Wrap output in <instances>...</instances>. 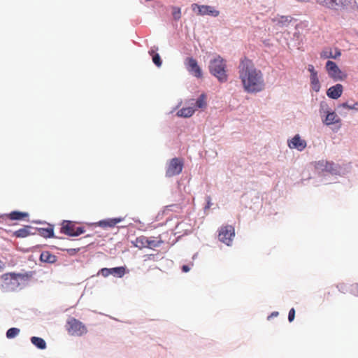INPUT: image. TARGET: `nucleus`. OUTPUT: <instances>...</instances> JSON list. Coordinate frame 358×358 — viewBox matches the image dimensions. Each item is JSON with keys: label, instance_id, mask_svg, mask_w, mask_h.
<instances>
[{"label": "nucleus", "instance_id": "obj_1", "mask_svg": "<svg viewBox=\"0 0 358 358\" xmlns=\"http://www.w3.org/2000/svg\"><path fill=\"white\" fill-rule=\"evenodd\" d=\"M238 69L239 78L246 92L257 93L264 90L262 73L255 69L249 59L242 60Z\"/></svg>", "mask_w": 358, "mask_h": 358}, {"label": "nucleus", "instance_id": "obj_2", "mask_svg": "<svg viewBox=\"0 0 358 358\" xmlns=\"http://www.w3.org/2000/svg\"><path fill=\"white\" fill-rule=\"evenodd\" d=\"M33 275L32 271L23 273H7L1 276L3 280L1 289L3 292H9L17 290L20 285V282L29 280Z\"/></svg>", "mask_w": 358, "mask_h": 358}, {"label": "nucleus", "instance_id": "obj_3", "mask_svg": "<svg viewBox=\"0 0 358 358\" xmlns=\"http://www.w3.org/2000/svg\"><path fill=\"white\" fill-rule=\"evenodd\" d=\"M208 71L220 83H223L227 81V62L220 55H217L210 59Z\"/></svg>", "mask_w": 358, "mask_h": 358}, {"label": "nucleus", "instance_id": "obj_4", "mask_svg": "<svg viewBox=\"0 0 358 358\" xmlns=\"http://www.w3.org/2000/svg\"><path fill=\"white\" fill-rule=\"evenodd\" d=\"M66 330L69 334L74 336H82L87 333L86 326L75 317H69L66 321Z\"/></svg>", "mask_w": 358, "mask_h": 358}, {"label": "nucleus", "instance_id": "obj_5", "mask_svg": "<svg viewBox=\"0 0 358 358\" xmlns=\"http://www.w3.org/2000/svg\"><path fill=\"white\" fill-rule=\"evenodd\" d=\"M325 69L329 78L333 79L334 81H343L347 77L346 73H343L336 63L331 60H328L326 62Z\"/></svg>", "mask_w": 358, "mask_h": 358}, {"label": "nucleus", "instance_id": "obj_6", "mask_svg": "<svg viewBox=\"0 0 358 358\" xmlns=\"http://www.w3.org/2000/svg\"><path fill=\"white\" fill-rule=\"evenodd\" d=\"M60 232L71 237H77L85 232L83 227H75L70 220H64L60 229Z\"/></svg>", "mask_w": 358, "mask_h": 358}, {"label": "nucleus", "instance_id": "obj_7", "mask_svg": "<svg viewBox=\"0 0 358 358\" xmlns=\"http://www.w3.org/2000/svg\"><path fill=\"white\" fill-rule=\"evenodd\" d=\"M235 236V229L231 225H226L220 227L218 234L219 241L230 246L233 238Z\"/></svg>", "mask_w": 358, "mask_h": 358}, {"label": "nucleus", "instance_id": "obj_8", "mask_svg": "<svg viewBox=\"0 0 358 358\" xmlns=\"http://www.w3.org/2000/svg\"><path fill=\"white\" fill-rule=\"evenodd\" d=\"M183 168V162L178 158L171 159L166 166V177L171 178L179 175Z\"/></svg>", "mask_w": 358, "mask_h": 358}, {"label": "nucleus", "instance_id": "obj_9", "mask_svg": "<svg viewBox=\"0 0 358 358\" xmlns=\"http://www.w3.org/2000/svg\"><path fill=\"white\" fill-rule=\"evenodd\" d=\"M185 64L188 72L194 77L201 78L203 76L202 70L199 66L196 59L193 57H187Z\"/></svg>", "mask_w": 358, "mask_h": 358}, {"label": "nucleus", "instance_id": "obj_10", "mask_svg": "<svg viewBox=\"0 0 358 358\" xmlns=\"http://www.w3.org/2000/svg\"><path fill=\"white\" fill-rule=\"evenodd\" d=\"M352 1V0H317V2L328 8L338 10V8H344L351 3Z\"/></svg>", "mask_w": 358, "mask_h": 358}, {"label": "nucleus", "instance_id": "obj_11", "mask_svg": "<svg viewBox=\"0 0 358 358\" xmlns=\"http://www.w3.org/2000/svg\"><path fill=\"white\" fill-rule=\"evenodd\" d=\"M193 10H196V8H197L198 14L201 15H210L212 17H217L219 15L220 12L217 10H215L214 7L208 5H201L199 6L198 4H193Z\"/></svg>", "mask_w": 358, "mask_h": 358}, {"label": "nucleus", "instance_id": "obj_12", "mask_svg": "<svg viewBox=\"0 0 358 358\" xmlns=\"http://www.w3.org/2000/svg\"><path fill=\"white\" fill-rule=\"evenodd\" d=\"M287 145L289 148L296 149L299 152L303 151L307 146L306 141L302 139L299 134H296L288 140Z\"/></svg>", "mask_w": 358, "mask_h": 358}, {"label": "nucleus", "instance_id": "obj_13", "mask_svg": "<svg viewBox=\"0 0 358 358\" xmlns=\"http://www.w3.org/2000/svg\"><path fill=\"white\" fill-rule=\"evenodd\" d=\"M315 169L318 174V177L320 178V182L323 184H329L330 182L327 178L325 174V169H327V160H320L315 163Z\"/></svg>", "mask_w": 358, "mask_h": 358}, {"label": "nucleus", "instance_id": "obj_14", "mask_svg": "<svg viewBox=\"0 0 358 358\" xmlns=\"http://www.w3.org/2000/svg\"><path fill=\"white\" fill-rule=\"evenodd\" d=\"M29 217V213L27 212H22L19 210H13L9 213H0V218H8L10 220L20 221Z\"/></svg>", "mask_w": 358, "mask_h": 358}, {"label": "nucleus", "instance_id": "obj_15", "mask_svg": "<svg viewBox=\"0 0 358 358\" xmlns=\"http://www.w3.org/2000/svg\"><path fill=\"white\" fill-rule=\"evenodd\" d=\"M343 91V87L341 84H336L330 87L327 90V95L329 98L332 99H338L342 95Z\"/></svg>", "mask_w": 358, "mask_h": 358}, {"label": "nucleus", "instance_id": "obj_16", "mask_svg": "<svg viewBox=\"0 0 358 358\" xmlns=\"http://www.w3.org/2000/svg\"><path fill=\"white\" fill-rule=\"evenodd\" d=\"M124 217H114V218H108L99 220L97 222V226L101 228H107V227H114L117 224L121 222L124 220Z\"/></svg>", "mask_w": 358, "mask_h": 358}, {"label": "nucleus", "instance_id": "obj_17", "mask_svg": "<svg viewBox=\"0 0 358 358\" xmlns=\"http://www.w3.org/2000/svg\"><path fill=\"white\" fill-rule=\"evenodd\" d=\"M49 226L50 227L47 228L34 227V230L37 231L39 235L43 238H57V236H55L54 226L51 224H49Z\"/></svg>", "mask_w": 358, "mask_h": 358}, {"label": "nucleus", "instance_id": "obj_18", "mask_svg": "<svg viewBox=\"0 0 358 358\" xmlns=\"http://www.w3.org/2000/svg\"><path fill=\"white\" fill-rule=\"evenodd\" d=\"M325 174L327 178L329 174L332 176H337L341 174V166L333 162L327 161V169H325Z\"/></svg>", "mask_w": 358, "mask_h": 358}, {"label": "nucleus", "instance_id": "obj_19", "mask_svg": "<svg viewBox=\"0 0 358 358\" xmlns=\"http://www.w3.org/2000/svg\"><path fill=\"white\" fill-rule=\"evenodd\" d=\"M30 229H34V227L31 225H25L17 231L13 232V236L16 238H26L31 235H35V233H31Z\"/></svg>", "mask_w": 358, "mask_h": 358}, {"label": "nucleus", "instance_id": "obj_20", "mask_svg": "<svg viewBox=\"0 0 358 358\" xmlns=\"http://www.w3.org/2000/svg\"><path fill=\"white\" fill-rule=\"evenodd\" d=\"M322 119V122L324 124L329 126L336 123H338L341 122V119L338 117L337 114L331 110L329 113L324 115Z\"/></svg>", "mask_w": 358, "mask_h": 358}, {"label": "nucleus", "instance_id": "obj_21", "mask_svg": "<svg viewBox=\"0 0 358 358\" xmlns=\"http://www.w3.org/2000/svg\"><path fill=\"white\" fill-rule=\"evenodd\" d=\"M39 259L42 262L54 264L57 262V257L49 251H43L41 253Z\"/></svg>", "mask_w": 358, "mask_h": 358}, {"label": "nucleus", "instance_id": "obj_22", "mask_svg": "<svg viewBox=\"0 0 358 358\" xmlns=\"http://www.w3.org/2000/svg\"><path fill=\"white\" fill-rule=\"evenodd\" d=\"M30 341L36 348L39 350H45L47 348L45 341L41 337L32 336L30 338Z\"/></svg>", "mask_w": 358, "mask_h": 358}, {"label": "nucleus", "instance_id": "obj_23", "mask_svg": "<svg viewBox=\"0 0 358 358\" xmlns=\"http://www.w3.org/2000/svg\"><path fill=\"white\" fill-rule=\"evenodd\" d=\"M335 52L333 54L331 51H322L320 53L321 58L323 59H329L331 58L334 59H336L338 57H339L341 55V50L338 49V48H335L334 49Z\"/></svg>", "mask_w": 358, "mask_h": 358}, {"label": "nucleus", "instance_id": "obj_24", "mask_svg": "<svg viewBox=\"0 0 358 358\" xmlns=\"http://www.w3.org/2000/svg\"><path fill=\"white\" fill-rule=\"evenodd\" d=\"M110 268V275H113L115 277L117 278H122L124 275V274L127 272V267L125 266H116L113 268Z\"/></svg>", "mask_w": 358, "mask_h": 358}, {"label": "nucleus", "instance_id": "obj_25", "mask_svg": "<svg viewBox=\"0 0 358 358\" xmlns=\"http://www.w3.org/2000/svg\"><path fill=\"white\" fill-rule=\"evenodd\" d=\"M293 18L289 15H282L279 17H277L274 20L275 22H277V24L280 27H287L288 24L292 21Z\"/></svg>", "mask_w": 358, "mask_h": 358}, {"label": "nucleus", "instance_id": "obj_26", "mask_svg": "<svg viewBox=\"0 0 358 358\" xmlns=\"http://www.w3.org/2000/svg\"><path fill=\"white\" fill-rule=\"evenodd\" d=\"M148 238L144 236H138L136 238L135 241H132L133 245L139 249L146 248Z\"/></svg>", "mask_w": 358, "mask_h": 358}, {"label": "nucleus", "instance_id": "obj_27", "mask_svg": "<svg viewBox=\"0 0 358 358\" xmlns=\"http://www.w3.org/2000/svg\"><path fill=\"white\" fill-rule=\"evenodd\" d=\"M194 113V110L191 107L182 108L177 112V115L179 117H189Z\"/></svg>", "mask_w": 358, "mask_h": 358}, {"label": "nucleus", "instance_id": "obj_28", "mask_svg": "<svg viewBox=\"0 0 358 358\" xmlns=\"http://www.w3.org/2000/svg\"><path fill=\"white\" fill-rule=\"evenodd\" d=\"M149 54L152 57V62L156 65V66L160 67L162 64V60L160 55L152 49L149 50Z\"/></svg>", "mask_w": 358, "mask_h": 358}, {"label": "nucleus", "instance_id": "obj_29", "mask_svg": "<svg viewBox=\"0 0 358 358\" xmlns=\"http://www.w3.org/2000/svg\"><path fill=\"white\" fill-rule=\"evenodd\" d=\"M310 81L312 90L316 92H319L320 90V83L318 76H310Z\"/></svg>", "mask_w": 358, "mask_h": 358}, {"label": "nucleus", "instance_id": "obj_30", "mask_svg": "<svg viewBox=\"0 0 358 358\" xmlns=\"http://www.w3.org/2000/svg\"><path fill=\"white\" fill-rule=\"evenodd\" d=\"M320 114L321 115V117L323 118V117L324 116V115H326L327 113H329L330 111H331V110L330 109L329 106V104L327 103V101H322L320 103Z\"/></svg>", "mask_w": 358, "mask_h": 358}, {"label": "nucleus", "instance_id": "obj_31", "mask_svg": "<svg viewBox=\"0 0 358 358\" xmlns=\"http://www.w3.org/2000/svg\"><path fill=\"white\" fill-rule=\"evenodd\" d=\"M340 108H346L348 110H353L355 111H358V101L355 102L354 103H349L348 101L343 102L338 106V110Z\"/></svg>", "mask_w": 358, "mask_h": 358}, {"label": "nucleus", "instance_id": "obj_32", "mask_svg": "<svg viewBox=\"0 0 358 358\" xmlns=\"http://www.w3.org/2000/svg\"><path fill=\"white\" fill-rule=\"evenodd\" d=\"M20 332V330L19 328L11 327L6 331V336L8 339H12L17 336Z\"/></svg>", "mask_w": 358, "mask_h": 358}, {"label": "nucleus", "instance_id": "obj_33", "mask_svg": "<svg viewBox=\"0 0 358 358\" xmlns=\"http://www.w3.org/2000/svg\"><path fill=\"white\" fill-rule=\"evenodd\" d=\"M206 97V96L205 94H200V96L196 100L195 107H196L198 108H203L206 107V103L205 101Z\"/></svg>", "mask_w": 358, "mask_h": 358}, {"label": "nucleus", "instance_id": "obj_34", "mask_svg": "<svg viewBox=\"0 0 358 358\" xmlns=\"http://www.w3.org/2000/svg\"><path fill=\"white\" fill-rule=\"evenodd\" d=\"M162 243H163V241H162L161 239L158 240V241H155L154 239H150V238H148V243H147L146 248H148L150 249H153L154 248L159 247Z\"/></svg>", "mask_w": 358, "mask_h": 358}, {"label": "nucleus", "instance_id": "obj_35", "mask_svg": "<svg viewBox=\"0 0 358 358\" xmlns=\"http://www.w3.org/2000/svg\"><path fill=\"white\" fill-rule=\"evenodd\" d=\"M172 15L175 20H178L181 17L180 8L177 6H173L172 8Z\"/></svg>", "mask_w": 358, "mask_h": 358}, {"label": "nucleus", "instance_id": "obj_36", "mask_svg": "<svg viewBox=\"0 0 358 358\" xmlns=\"http://www.w3.org/2000/svg\"><path fill=\"white\" fill-rule=\"evenodd\" d=\"M110 268H102L99 270V274H101L103 277H108L110 275Z\"/></svg>", "mask_w": 358, "mask_h": 358}, {"label": "nucleus", "instance_id": "obj_37", "mask_svg": "<svg viewBox=\"0 0 358 358\" xmlns=\"http://www.w3.org/2000/svg\"><path fill=\"white\" fill-rule=\"evenodd\" d=\"M295 318V309L294 308H292L288 313V321L289 322H292L294 321Z\"/></svg>", "mask_w": 358, "mask_h": 358}, {"label": "nucleus", "instance_id": "obj_38", "mask_svg": "<svg viewBox=\"0 0 358 358\" xmlns=\"http://www.w3.org/2000/svg\"><path fill=\"white\" fill-rule=\"evenodd\" d=\"M61 250L66 251L69 255L73 256L80 250V248L61 249Z\"/></svg>", "mask_w": 358, "mask_h": 358}, {"label": "nucleus", "instance_id": "obj_39", "mask_svg": "<svg viewBox=\"0 0 358 358\" xmlns=\"http://www.w3.org/2000/svg\"><path fill=\"white\" fill-rule=\"evenodd\" d=\"M307 69L310 73V76H315L317 75V71H315V67H314L313 65L308 64Z\"/></svg>", "mask_w": 358, "mask_h": 358}, {"label": "nucleus", "instance_id": "obj_40", "mask_svg": "<svg viewBox=\"0 0 358 358\" xmlns=\"http://www.w3.org/2000/svg\"><path fill=\"white\" fill-rule=\"evenodd\" d=\"M206 204L204 207V210H207V209H209L210 208V206H212V202H211V198L210 196H206Z\"/></svg>", "mask_w": 358, "mask_h": 358}, {"label": "nucleus", "instance_id": "obj_41", "mask_svg": "<svg viewBox=\"0 0 358 358\" xmlns=\"http://www.w3.org/2000/svg\"><path fill=\"white\" fill-rule=\"evenodd\" d=\"M191 266H193V263H192L190 265L189 264H185V265H182V267H181V270L183 273H187L188 271H190L191 269Z\"/></svg>", "mask_w": 358, "mask_h": 358}, {"label": "nucleus", "instance_id": "obj_42", "mask_svg": "<svg viewBox=\"0 0 358 358\" xmlns=\"http://www.w3.org/2000/svg\"><path fill=\"white\" fill-rule=\"evenodd\" d=\"M278 315H279V313L278 311H273V313H271V315H269L268 316L267 319L270 320L271 318L277 317Z\"/></svg>", "mask_w": 358, "mask_h": 358}, {"label": "nucleus", "instance_id": "obj_43", "mask_svg": "<svg viewBox=\"0 0 358 358\" xmlns=\"http://www.w3.org/2000/svg\"><path fill=\"white\" fill-rule=\"evenodd\" d=\"M33 223H36V224H43L44 222L40 221V220H34L33 221Z\"/></svg>", "mask_w": 358, "mask_h": 358}, {"label": "nucleus", "instance_id": "obj_44", "mask_svg": "<svg viewBox=\"0 0 358 358\" xmlns=\"http://www.w3.org/2000/svg\"><path fill=\"white\" fill-rule=\"evenodd\" d=\"M3 268V264L1 261H0V270H1Z\"/></svg>", "mask_w": 358, "mask_h": 358}, {"label": "nucleus", "instance_id": "obj_45", "mask_svg": "<svg viewBox=\"0 0 358 358\" xmlns=\"http://www.w3.org/2000/svg\"><path fill=\"white\" fill-rule=\"evenodd\" d=\"M196 254L193 256V259L196 258Z\"/></svg>", "mask_w": 358, "mask_h": 358}, {"label": "nucleus", "instance_id": "obj_46", "mask_svg": "<svg viewBox=\"0 0 358 358\" xmlns=\"http://www.w3.org/2000/svg\"><path fill=\"white\" fill-rule=\"evenodd\" d=\"M36 231H34V233H35V234H36ZM31 233H33V231H31Z\"/></svg>", "mask_w": 358, "mask_h": 358}, {"label": "nucleus", "instance_id": "obj_47", "mask_svg": "<svg viewBox=\"0 0 358 358\" xmlns=\"http://www.w3.org/2000/svg\"><path fill=\"white\" fill-rule=\"evenodd\" d=\"M356 7H357V9L358 10V6L357 5H356Z\"/></svg>", "mask_w": 358, "mask_h": 358}, {"label": "nucleus", "instance_id": "obj_48", "mask_svg": "<svg viewBox=\"0 0 358 358\" xmlns=\"http://www.w3.org/2000/svg\"><path fill=\"white\" fill-rule=\"evenodd\" d=\"M357 286H358V284H357Z\"/></svg>", "mask_w": 358, "mask_h": 358}]
</instances>
